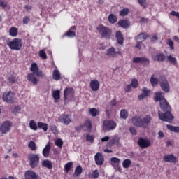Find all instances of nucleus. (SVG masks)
Masks as SVG:
<instances>
[{"label": "nucleus", "mask_w": 179, "mask_h": 179, "mask_svg": "<svg viewBox=\"0 0 179 179\" xmlns=\"http://www.w3.org/2000/svg\"><path fill=\"white\" fill-rule=\"evenodd\" d=\"M38 128L43 130V132H47V131L48 129V125L46 123L39 122H38Z\"/></svg>", "instance_id": "34"}, {"label": "nucleus", "mask_w": 179, "mask_h": 179, "mask_svg": "<svg viewBox=\"0 0 179 179\" xmlns=\"http://www.w3.org/2000/svg\"><path fill=\"white\" fill-rule=\"evenodd\" d=\"M124 92L126 93H129L131 92V84L127 85L125 87H124Z\"/></svg>", "instance_id": "57"}, {"label": "nucleus", "mask_w": 179, "mask_h": 179, "mask_svg": "<svg viewBox=\"0 0 179 179\" xmlns=\"http://www.w3.org/2000/svg\"><path fill=\"white\" fill-rule=\"evenodd\" d=\"M42 166L48 169H52V164L51 162L48 159H45L43 162H42Z\"/></svg>", "instance_id": "33"}, {"label": "nucleus", "mask_w": 179, "mask_h": 179, "mask_svg": "<svg viewBox=\"0 0 179 179\" xmlns=\"http://www.w3.org/2000/svg\"><path fill=\"white\" fill-rule=\"evenodd\" d=\"M83 169L80 165L77 166L74 170V174H73V176L74 178L80 176L83 173Z\"/></svg>", "instance_id": "28"}, {"label": "nucleus", "mask_w": 179, "mask_h": 179, "mask_svg": "<svg viewBox=\"0 0 179 179\" xmlns=\"http://www.w3.org/2000/svg\"><path fill=\"white\" fill-rule=\"evenodd\" d=\"M28 148H29L32 151H36L37 149L36 145L34 141H29V143H28Z\"/></svg>", "instance_id": "43"}, {"label": "nucleus", "mask_w": 179, "mask_h": 179, "mask_svg": "<svg viewBox=\"0 0 179 179\" xmlns=\"http://www.w3.org/2000/svg\"><path fill=\"white\" fill-rule=\"evenodd\" d=\"M8 3L3 0H0V7L3 8V9H5V8H7Z\"/></svg>", "instance_id": "54"}, {"label": "nucleus", "mask_w": 179, "mask_h": 179, "mask_svg": "<svg viewBox=\"0 0 179 179\" xmlns=\"http://www.w3.org/2000/svg\"><path fill=\"white\" fill-rule=\"evenodd\" d=\"M76 27L73 26L69 31H67V32H66V34H64V36H66V37H69L70 38H73V37H76Z\"/></svg>", "instance_id": "23"}, {"label": "nucleus", "mask_w": 179, "mask_h": 179, "mask_svg": "<svg viewBox=\"0 0 179 179\" xmlns=\"http://www.w3.org/2000/svg\"><path fill=\"white\" fill-rule=\"evenodd\" d=\"M171 16H176V17H177V19L179 20V13L178 12H176L174 10L171 11L170 13Z\"/></svg>", "instance_id": "59"}, {"label": "nucleus", "mask_w": 179, "mask_h": 179, "mask_svg": "<svg viewBox=\"0 0 179 179\" xmlns=\"http://www.w3.org/2000/svg\"><path fill=\"white\" fill-rule=\"evenodd\" d=\"M149 37V34L145 32H142L135 36V41H139L140 43H143V41H145V40H147V38H148Z\"/></svg>", "instance_id": "18"}, {"label": "nucleus", "mask_w": 179, "mask_h": 179, "mask_svg": "<svg viewBox=\"0 0 179 179\" xmlns=\"http://www.w3.org/2000/svg\"><path fill=\"white\" fill-rule=\"evenodd\" d=\"M166 128L168 130H169L171 132L176 133V134L179 133V127H174L171 124H167Z\"/></svg>", "instance_id": "37"}, {"label": "nucleus", "mask_w": 179, "mask_h": 179, "mask_svg": "<svg viewBox=\"0 0 179 179\" xmlns=\"http://www.w3.org/2000/svg\"><path fill=\"white\" fill-rule=\"evenodd\" d=\"M59 122L66 126H68L72 122V119L71 115L68 114H62L59 117Z\"/></svg>", "instance_id": "14"}, {"label": "nucleus", "mask_w": 179, "mask_h": 179, "mask_svg": "<svg viewBox=\"0 0 179 179\" xmlns=\"http://www.w3.org/2000/svg\"><path fill=\"white\" fill-rule=\"evenodd\" d=\"M116 54H118V55H122L121 51H115V48L111 47L110 48L108 49L106 51V55L108 57H112L113 58H115L116 57Z\"/></svg>", "instance_id": "20"}, {"label": "nucleus", "mask_w": 179, "mask_h": 179, "mask_svg": "<svg viewBox=\"0 0 179 179\" xmlns=\"http://www.w3.org/2000/svg\"><path fill=\"white\" fill-rule=\"evenodd\" d=\"M118 26L122 29H128L130 27V22L128 20H121L117 22Z\"/></svg>", "instance_id": "24"}, {"label": "nucleus", "mask_w": 179, "mask_h": 179, "mask_svg": "<svg viewBox=\"0 0 179 179\" xmlns=\"http://www.w3.org/2000/svg\"><path fill=\"white\" fill-rule=\"evenodd\" d=\"M130 85H131L133 88H134V89L138 88V80H136V79H132Z\"/></svg>", "instance_id": "47"}, {"label": "nucleus", "mask_w": 179, "mask_h": 179, "mask_svg": "<svg viewBox=\"0 0 179 179\" xmlns=\"http://www.w3.org/2000/svg\"><path fill=\"white\" fill-rule=\"evenodd\" d=\"M167 60L170 64H173V65H176L177 64L176 58L172 57V55L167 56Z\"/></svg>", "instance_id": "45"}, {"label": "nucleus", "mask_w": 179, "mask_h": 179, "mask_svg": "<svg viewBox=\"0 0 179 179\" xmlns=\"http://www.w3.org/2000/svg\"><path fill=\"white\" fill-rule=\"evenodd\" d=\"M152 117L150 115H145L143 119L139 115H134L131 118V124L139 128L146 129L151 122Z\"/></svg>", "instance_id": "3"}, {"label": "nucleus", "mask_w": 179, "mask_h": 179, "mask_svg": "<svg viewBox=\"0 0 179 179\" xmlns=\"http://www.w3.org/2000/svg\"><path fill=\"white\" fill-rule=\"evenodd\" d=\"M138 2L143 8H146V0H138Z\"/></svg>", "instance_id": "56"}, {"label": "nucleus", "mask_w": 179, "mask_h": 179, "mask_svg": "<svg viewBox=\"0 0 179 179\" xmlns=\"http://www.w3.org/2000/svg\"><path fill=\"white\" fill-rule=\"evenodd\" d=\"M25 179H38V176L36 173V172L28 170L25 171Z\"/></svg>", "instance_id": "22"}, {"label": "nucleus", "mask_w": 179, "mask_h": 179, "mask_svg": "<svg viewBox=\"0 0 179 179\" xmlns=\"http://www.w3.org/2000/svg\"><path fill=\"white\" fill-rule=\"evenodd\" d=\"M150 90H148L146 87H143V89H142V94H143V96L145 97H148L150 95Z\"/></svg>", "instance_id": "49"}, {"label": "nucleus", "mask_w": 179, "mask_h": 179, "mask_svg": "<svg viewBox=\"0 0 179 179\" xmlns=\"http://www.w3.org/2000/svg\"><path fill=\"white\" fill-rule=\"evenodd\" d=\"M90 87L92 92H97L100 88V83L97 80H92L90 83Z\"/></svg>", "instance_id": "19"}, {"label": "nucleus", "mask_w": 179, "mask_h": 179, "mask_svg": "<svg viewBox=\"0 0 179 179\" xmlns=\"http://www.w3.org/2000/svg\"><path fill=\"white\" fill-rule=\"evenodd\" d=\"M154 101L159 102V108L161 110H158V117L162 122H172L174 120V116L172 115V108L167 100L164 96V93L158 92L155 93ZM164 112V113H163Z\"/></svg>", "instance_id": "1"}, {"label": "nucleus", "mask_w": 179, "mask_h": 179, "mask_svg": "<svg viewBox=\"0 0 179 179\" xmlns=\"http://www.w3.org/2000/svg\"><path fill=\"white\" fill-rule=\"evenodd\" d=\"M165 58H166V56L164 54L159 53L153 57V61H157L158 62H163L164 61H165Z\"/></svg>", "instance_id": "27"}, {"label": "nucleus", "mask_w": 179, "mask_h": 179, "mask_svg": "<svg viewBox=\"0 0 179 179\" xmlns=\"http://www.w3.org/2000/svg\"><path fill=\"white\" fill-rule=\"evenodd\" d=\"M12 127V122L10 121H5L0 126V132L3 134H6L10 131Z\"/></svg>", "instance_id": "12"}, {"label": "nucleus", "mask_w": 179, "mask_h": 179, "mask_svg": "<svg viewBox=\"0 0 179 179\" xmlns=\"http://www.w3.org/2000/svg\"><path fill=\"white\" fill-rule=\"evenodd\" d=\"M163 161L164 162L176 164L177 162V157L174 156L173 154L166 155L163 157Z\"/></svg>", "instance_id": "17"}, {"label": "nucleus", "mask_w": 179, "mask_h": 179, "mask_svg": "<svg viewBox=\"0 0 179 179\" xmlns=\"http://www.w3.org/2000/svg\"><path fill=\"white\" fill-rule=\"evenodd\" d=\"M8 34H10L11 37H17L18 34V29L15 27H11L8 31Z\"/></svg>", "instance_id": "29"}, {"label": "nucleus", "mask_w": 179, "mask_h": 179, "mask_svg": "<svg viewBox=\"0 0 179 179\" xmlns=\"http://www.w3.org/2000/svg\"><path fill=\"white\" fill-rule=\"evenodd\" d=\"M89 178L94 179H98L99 178V171L98 169H95L92 171L91 175H89Z\"/></svg>", "instance_id": "40"}, {"label": "nucleus", "mask_w": 179, "mask_h": 179, "mask_svg": "<svg viewBox=\"0 0 179 179\" xmlns=\"http://www.w3.org/2000/svg\"><path fill=\"white\" fill-rule=\"evenodd\" d=\"M115 38L117 40V43L120 44V45H123V44H124V36H123L122 33L120 31H116Z\"/></svg>", "instance_id": "25"}, {"label": "nucleus", "mask_w": 179, "mask_h": 179, "mask_svg": "<svg viewBox=\"0 0 179 179\" xmlns=\"http://www.w3.org/2000/svg\"><path fill=\"white\" fill-rule=\"evenodd\" d=\"M75 129H76V132L80 133L82 129L83 130V126L82 124L80 126H77L76 127Z\"/></svg>", "instance_id": "60"}, {"label": "nucleus", "mask_w": 179, "mask_h": 179, "mask_svg": "<svg viewBox=\"0 0 179 179\" xmlns=\"http://www.w3.org/2000/svg\"><path fill=\"white\" fill-rule=\"evenodd\" d=\"M132 62H134V64H141V65H143V66L150 65V60L145 57H134Z\"/></svg>", "instance_id": "11"}, {"label": "nucleus", "mask_w": 179, "mask_h": 179, "mask_svg": "<svg viewBox=\"0 0 179 179\" xmlns=\"http://www.w3.org/2000/svg\"><path fill=\"white\" fill-rule=\"evenodd\" d=\"M129 131L134 136H136L137 135V130L134 127H130L129 128Z\"/></svg>", "instance_id": "58"}, {"label": "nucleus", "mask_w": 179, "mask_h": 179, "mask_svg": "<svg viewBox=\"0 0 179 179\" xmlns=\"http://www.w3.org/2000/svg\"><path fill=\"white\" fill-rule=\"evenodd\" d=\"M137 144L141 149H146L151 146L150 141L148 138H143L142 137H140L138 139Z\"/></svg>", "instance_id": "10"}, {"label": "nucleus", "mask_w": 179, "mask_h": 179, "mask_svg": "<svg viewBox=\"0 0 179 179\" xmlns=\"http://www.w3.org/2000/svg\"><path fill=\"white\" fill-rule=\"evenodd\" d=\"M94 162L96 166H101L105 162L104 156L101 152H96L94 157Z\"/></svg>", "instance_id": "15"}, {"label": "nucleus", "mask_w": 179, "mask_h": 179, "mask_svg": "<svg viewBox=\"0 0 179 179\" xmlns=\"http://www.w3.org/2000/svg\"><path fill=\"white\" fill-rule=\"evenodd\" d=\"M3 101L10 103V104H13L15 102V94L12 91H8L7 92L3 93Z\"/></svg>", "instance_id": "8"}, {"label": "nucleus", "mask_w": 179, "mask_h": 179, "mask_svg": "<svg viewBox=\"0 0 179 179\" xmlns=\"http://www.w3.org/2000/svg\"><path fill=\"white\" fill-rule=\"evenodd\" d=\"M74 97H75V91L73 88L66 87V89H64V101H66L68 99H70L71 101H72L74 99Z\"/></svg>", "instance_id": "9"}, {"label": "nucleus", "mask_w": 179, "mask_h": 179, "mask_svg": "<svg viewBox=\"0 0 179 179\" xmlns=\"http://www.w3.org/2000/svg\"><path fill=\"white\" fill-rule=\"evenodd\" d=\"M24 9L27 10V12H29V10H32V6L29 5L24 6Z\"/></svg>", "instance_id": "62"}, {"label": "nucleus", "mask_w": 179, "mask_h": 179, "mask_svg": "<svg viewBox=\"0 0 179 179\" xmlns=\"http://www.w3.org/2000/svg\"><path fill=\"white\" fill-rule=\"evenodd\" d=\"M30 20L31 19L29 16H25L24 19H22V23L24 24H27L28 23H29Z\"/></svg>", "instance_id": "55"}, {"label": "nucleus", "mask_w": 179, "mask_h": 179, "mask_svg": "<svg viewBox=\"0 0 179 179\" xmlns=\"http://www.w3.org/2000/svg\"><path fill=\"white\" fill-rule=\"evenodd\" d=\"M39 57H41L42 59H47V54L44 50L39 51Z\"/></svg>", "instance_id": "52"}, {"label": "nucleus", "mask_w": 179, "mask_h": 179, "mask_svg": "<svg viewBox=\"0 0 179 179\" xmlns=\"http://www.w3.org/2000/svg\"><path fill=\"white\" fill-rule=\"evenodd\" d=\"M7 45H8L10 50L20 51L23 47V42L21 38H15L13 41L7 42Z\"/></svg>", "instance_id": "5"}, {"label": "nucleus", "mask_w": 179, "mask_h": 179, "mask_svg": "<svg viewBox=\"0 0 179 179\" xmlns=\"http://www.w3.org/2000/svg\"><path fill=\"white\" fill-rule=\"evenodd\" d=\"M129 117V113L127 110L122 109L120 112V117L122 120H127Z\"/></svg>", "instance_id": "35"}, {"label": "nucleus", "mask_w": 179, "mask_h": 179, "mask_svg": "<svg viewBox=\"0 0 179 179\" xmlns=\"http://www.w3.org/2000/svg\"><path fill=\"white\" fill-rule=\"evenodd\" d=\"M8 82H10V83H15L16 78L14 76L8 77Z\"/></svg>", "instance_id": "61"}, {"label": "nucleus", "mask_w": 179, "mask_h": 179, "mask_svg": "<svg viewBox=\"0 0 179 179\" xmlns=\"http://www.w3.org/2000/svg\"><path fill=\"white\" fill-rule=\"evenodd\" d=\"M166 45H169L171 50H174V43L171 39L170 38L167 39Z\"/></svg>", "instance_id": "50"}, {"label": "nucleus", "mask_w": 179, "mask_h": 179, "mask_svg": "<svg viewBox=\"0 0 179 179\" xmlns=\"http://www.w3.org/2000/svg\"><path fill=\"white\" fill-rule=\"evenodd\" d=\"M88 111L90 115L93 117H96L99 115V111H98L95 108H89Z\"/></svg>", "instance_id": "38"}, {"label": "nucleus", "mask_w": 179, "mask_h": 179, "mask_svg": "<svg viewBox=\"0 0 179 179\" xmlns=\"http://www.w3.org/2000/svg\"><path fill=\"white\" fill-rule=\"evenodd\" d=\"M116 123L112 120L104 121L103 124V129L104 131L114 130L116 128Z\"/></svg>", "instance_id": "13"}, {"label": "nucleus", "mask_w": 179, "mask_h": 179, "mask_svg": "<svg viewBox=\"0 0 179 179\" xmlns=\"http://www.w3.org/2000/svg\"><path fill=\"white\" fill-rule=\"evenodd\" d=\"M96 30L99 34H100L101 38L108 40V38H110L112 36V31L108 27H105L103 24H99L96 27Z\"/></svg>", "instance_id": "4"}, {"label": "nucleus", "mask_w": 179, "mask_h": 179, "mask_svg": "<svg viewBox=\"0 0 179 179\" xmlns=\"http://www.w3.org/2000/svg\"><path fill=\"white\" fill-rule=\"evenodd\" d=\"M28 160H29V166L31 169H36L40 163V157L37 154L28 155Z\"/></svg>", "instance_id": "7"}, {"label": "nucleus", "mask_w": 179, "mask_h": 179, "mask_svg": "<svg viewBox=\"0 0 179 179\" xmlns=\"http://www.w3.org/2000/svg\"><path fill=\"white\" fill-rule=\"evenodd\" d=\"M120 137L118 136H114L111 139L108 141L107 143V146L110 148L113 147L114 145H117L120 143Z\"/></svg>", "instance_id": "21"}, {"label": "nucleus", "mask_w": 179, "mask_h": 179, "mask_svg": "<svg viewBox=\"0 0 179 179\" xmlns=\"http://www.w3.org/2000/svg\"><path fill=\"white\" fill-rule=\"evenodd\" d=\"M150 83L152 87L157 86L159 83V78H155V74H152L150 77Z\"/></svg>", "instance_id": "30"}, {"label": "nucleus", "mask_w": 179, "mask_h": 179, "mask_svg": "<svg viewBox=\"0 0 179 179\" xmlns=\"http://www.w3.org/2000/svg\"><path fill=\"white\" fill-rule=\"evenodd\" d=\"M120 162V159L117 157L110 158V165L114 169L117 170L118 171H121V168L119 166Z\"/></svg>", "instance_id": "16"}, {"label": "nucleus", "mask_w": 179, "mask_h": 179, "mask_svg": "<svg viewBox=\"0 0 179 179\" xmlns=\"http://www.w3.org/2000/svg\"><path fill=\"white\" fill-rule=\"evenodd\" d=\"M159 85L161 90L165 93L168 94L170 92V84L164 76H161L159 77Z\"/></svg>", "instance_id": "6"}, {"label": "nucleus", "mask_w": 179, "mask_h": 179, "mask_svg": "<svg viewBox=\"0 0 179 179\" xmlns=\"http://www.w3.org/2000/svg\"><path fill=\"white\" fill-rule=\"evenodd\" d=\"M52 96H53V99L55 101L59 100L60 99V91L59 90H56L53 91Z\"/></svg>", "instance_id": "41"}, {"label": "nucleus", "mask_w": 179, "mask_h": 179, "mask_svg": "<svg viewBox=\"0 0 179 179\" xmlns=\"http://www.w3.org/2000/svg\"><path fill=\"white\" fill-rule=\"evenodd\" d=\"M22 110V108L19 106H17L14 107V111H13V113H14L15 115L17 114H20Z\"/></svg>", "instance_id": "51"}, {"label": "nucleus", "mask_w": 179, "mask_h": 179, "mask_svg": "<svg viewBox=\"0 0 179 179\" xmlns=\"http://www.w3.org/2000/svg\"><path fill=\"white\" fill-rule=\"evenodd\" d=\"M129 12V10L128 8H124L121 10L119 13L120 16H127Z\"/></svg>", "instance_id": "48"}, {"label": "nucleus", "mask_w": 179, "mask_h": 179, "mask_svg": "<svg viewBox=\"0 0 179 179\" xmlns=\"http://www.w3.org/2000/svg\"><path fill=\"white\" fill-rule=\"evenodd\" d=\"M73 163L71 162H67L66 165H64V171L69 173L71 169L73 168Z\"/></svg>", "instance_id": "44"}, {"label": "nucleus", "mask_w": 179, "mask_h": 179, "mask_svg": "<svg viewBox=\"0 0 179 179\" xmlns=\"http://www.w3.org/2000/svg\"><path fill=\"white\" fill-rule=\"evenodd\" d=\"M117 101H116L115 99H112V100L110 101V106L115 107V106H117Z\"/></svg>", "instance_id": "63"}, {"label": "nucleus", "mask_w": 179, "mask_h": 179, "mask_svg": "<svg viewBox=\"0 0 179 179\" xmlns=\"http://www.w3.org/2000/svg\"><path fill=\"white\" fill-rule=\"evenodd\" d=\"M157 40H158V37H157V34L153 35V36L151 37V38H150V41H151L152 43H154V41H157Z\"/></svg>", "instance_id": "64"}, {"label": "nucleus", "mask_w": 179, "mask_h": 179, "mask_svg": "<svg viewBox=\"0 0 179 179\" xmlns=\"http://www.w3.org/2000/svg\"><path fill=\"white\" fill-rule=\"evenodd\" d=\"M83 131H86L87 130H91L92 128V124L90 120L85 121V123L82 124Z\"/></svg>", "instance_id": "32"}, {"label": "nucleus", "mask_w": 179, "mask_h": 179, "mask_svg": "<svg viewBox=\"0 0 179 179\" xmlns=\"http://www.w3.org/2000/svg\"><path fill=\"white\" fill-rule=\"evenodd\" d=\"M31 72L32 73H29L27 75V80H28V82L32 83L34 86H36L39 82V79L37 78V77L43 78L44 74L42 70H39L38 66L36 63L31 64Z\"/></svg>", "instance_id": "2"}, {"label": "nucleus", "mask_w": 179, "mask_h": 179, "mask_svg": "<svg viewBox=\"0 0 179 179\" xmlns=\"http://www.w3.org/2000/svg\"><path fill=\"white\" fill-rule=\"evenodd\" d=\"M131 165V160L129 159H125L122 162V167L124 169H129Z\"/></svg>", "instance_id": "39"}, {"label": "nucleus", "mask_w": 179, "mask_h": 179, "mask_svg": "<svg viewBox=\"0 0 179 179\" xmlns=\"http://www.w3.org/2000/svg\"><path fill=\"white\" fill-rule=\"evenodd\" d=\"M55 145L59 147V148H62V147L64 145V141H62V138H57L55 141Z\"/></svg>", "instance_id": "46"}, {"label": "nucleus", "mask_w": 179, "mask_h": 179, "mask_svg": "<svg viewBox=\"0 0 179 179\" xmlns=\"http://www.w3.org/2000/svg\"><path fill=\"white\" fill-rule=\"evenodd\" d=\"M51 149V145L48 143L46 146H45V148H43V150H42V155H43V157L48 158L50 156V152Z\"/></svg>", "instance_id": "26"}, {"label": "nucleus", "mask_w": 179, "mask_h": 179, "mask_svg": "<svg viewBox=\"0 0 179 179\" xmlns=\"http://www.w3.org/2000/svg\"><path fill=\"white\" fill-rule=\"evenodd\" d=\"M52 76L55 80H60L61 79V73L57 69L53 71Z\"/></svg>", "instance_id": "36"}, {"label": "nucleus", "mask_w": 179, "mask_h": 179, "mask_svg": "<svg viewBox=\"0 0 179 179\" xmlns=\"http://www.w3.org/2000/svg\"><path fill=\"white\" fill-rule=\"evenodd\" d=\"M29 128L32 129L33 131H37L38 130V126L35 122V120H32L29 121Z\"/></svg>", "instance_id": "42"}, {"label": "nucleus", "mask_w": 179, "mask_h": 179, "mask_svg": "<svg viewBox=\"0 0 179 179\" xmlns=\"http://www.w3.org/2000/svg\"><path fill=\"white\" fill-rule=\"evenodd\" d=\"M86 140L90 143H94V137L92 135L87 134L86 137Z\"/></svg>", "instance_id": "53"}, {"label": "nucleus", "mask_w": 179, "mask_h": 179, "mask_svg": "<svg viewBox=\"0 0 179 179\" xmlns=\"http://www.w3.org/2000/svg\"><path fill=\"white\" fill-rule=\"evenodd\" d=\"M108 21L110 24H115L117 22V17L114 14H110L108 17Z\"/></svg>", "instance_id": "31"}]
</instances>
